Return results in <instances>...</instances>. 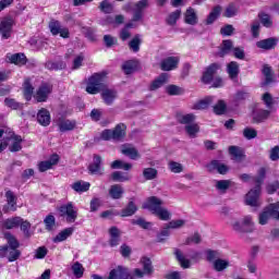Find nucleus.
<instances>
[{
  "label": "nucleus",
  "instance_id": "1",
  "mask_svg": "<svg viewBox=\"0 0 279 279\" xmlns=\"http://www.w3.org/2000/svg\"><path fill=\"white\" fill-rule=\"evenodd\" d=\"M162 204H165L162 199L156 196H150L142 205V208L144 210H149L151 215H155V217H158L161 221H169L171 219V211L166 207H162Z\"/></svg>",
  "mask_w": 279,
  "mask_h": 279
},
{
  "label": "nucleus",
  "instance_id": "2",
  "mask_svg": "<svg viewBox=\"0 0 279 279\" xmlns=\"http://www.w3.org/2000/svg\"><path fill=\"white\" fill-rule=\"evenodd\" d=\"M4 239H7V245L0 246L1 258H8L9 263H14L21 258V244L19 240L15 239L11 233H5Z\"/></svg>",
  "mask_w": 279,
  "mask_h": 279
},
{
  "label": "nucleus",
  "instance_id": "3",
  "mask_svg": "<svg viewBox=\"0 0 279 279\" xmlns=\"http://www.w3.org/2000/svg\"><path fill=\"white\" fill-rule=\"evenodd\" d=\"M128 125L124 123H119L113 130H104L100 134L102 141H116V143H121L125 140Z\"/></svg>",
  "mask_w": 279,
  "mask_h": 279
},
{
  "label": "nucleus",
  "instance_id": "4",
  "mask_svg": "<svg viewBox=\"0 0 279 279\" xmlns=\"http://www.w3.org/2000/svg\"><path fill=\"white\" fill-rule=\"evenodd\" d=\"M106 75V72L95 73L94 75H92L87 82L86 93H88L89 95H97L98 93H101Z\"/></svg>",
  "mask_w": 279,
  "mask_h": 279
},
{
  "label": "nucleus",
  "instance_id": "5",
  "mask_svg": "<svg viewBox=\"0 0 279 279\" xmlns=\"http://www.w3.org/2000/svg\"><path fill=\"white\" fill-rule=\"evenodd\" d=\"M269 219H276L279 221V202L270 204L263 209L258 216L259 226H267V223H269Z\"/></svg>",
  "mask_w": 279,
  "mask_h": 279
},
{
  "label": "nucleus",
  "instance_id": "6",
  "mask_svg": "<svg viewBox=\"0 0 279 279\" xmlns=\"http://www.w3.org/2000/svg\"><path fill=\"white\" fill-rule=\"evenodd\" d=\"M59 215L66 223H75L77 221V208L72 202L61 205L59 207Z\"/></svg>",
  "mask_w": 279,
  "mask_h": 279
},
{
  "label": "nucleus",
  "instance_id": "7",
  "mask_svg": "<svg viewBox=\"0 0 279 279\" xmlns=\"http://www.w3.org/2000/svg\"><path fill=\"white\" fill-rule=\"evenodd\" d=\"M51 93H53V85H51V83H41L34 94V99H36L38 104H43L49 99Z\"/></svg>",
  "mask_w": 279,
  "mask_h": 279
},
{
  "label": "nucleus",
  "instance_id": "8",
  "mask_svg": "<svg viewBox=\"0 0 279 279\" xmlns=\"http://www.w3.org/2000/svg\"><path fill=\"white\" fill-rule=\"evenodd\" d=\"M233 230L236 232H254V218L252 216H245L241 222L236 221L233 223Z\"/></svg>",
  "mask_w": 279,
  "mask_h": 279
},
{
  "label": "nucleus",
  "instance_id": "9",
  "mask_svg": "<svg viewBox=\"0 0 279 279\" xmlns=\"http://www.w3.org/2000/svg\"><path fill=\"white\" fill-rule=\"evenodd\" d=\"M244 202L246 206H251L252 208H260V206H263V202H260V190L252 189L245 195Z\"/></svg>",
  "mask_w": 279,
  "mask_h": 279
},
{
  "label": "nucleus",
  "instance_id": "10",
  "mask_svg": "<svg viewBox=\"0 0 279 279\" xmlns=\"http://www.w3.org/2000/svg\"><path fill=\"white\" fill-rule=\"evenodd\" d=\"M49 29L52 36H58V34H60L61 38H69V36H71V33H69V28L62 27L60 21L57 20L50 21Z\"/></svg>",
  "mask_w": 279,
  "mask_h": 279
},
{
  "label": "nucleus",
  "instance_id": "11",
  "mask_svg": "<svg viewBox=\"0 0 279 279\" xmlns=\"http://www.w3.org/2000/svg\"><path fill=\"white\" fill-rule=\"evenodd\" d=\"M12 27H14V20L12 17H5L0 23L1 38L8 40L12 36Z\"/></svg>",
  "mask_w": 279,
  "mask_h": 279
},
{
  "label": "nucleus",
  "instance_id": "12",
  "mask_svg": "<svg viewBox=\"0 0 279 279\" xmlns=\"http://www.w3.org/2000/svg\"><path fill=\"white\" fill-rule=\"evenodd\" d=\"M100 97L106 106H112L119 97V92L112 88H104L100 93Z\"/></svg>",
  "mask_w": 279,
  "mask_h": 279
},
{
  "label": "nucleus",
  "instance_id": "13",
  "mask_svg": "<svg viewBox=\"0 0 279 279\" xmlns=\"http://www.w3.org/2000/svg\"><path fill=\"white\" fill-rule=\"evenodd\" d=\"M88 173L90 175H104V167H101V156L94 155V160L88 166Z\"/></svg>",
  "mask_w": 279,
  "mask_h": 279
},
{
  "label": "nucleus",
  "instance_id": "14",
  "mask_svg": "<svg viewBox=\"0 0 279 279\" xmlns=\"http://www.w3.org/2000/svg\"><path fill=\"white\" fill-rule=\"evenodd\" d=\"M219 69H221V65L219 63H211L204 72L202 82L204 84H210L215 75H217V71H219Z\"/></svg>",
  "mask_w": 279,
  "mask_h": 279
},
{
  "label": "nucleus",
  "instance_id": "15",
  "mask_svg": "<svg viewBox=\"0 0 279 279\" xmlns=\"http://www.w3.org/2000/svg\"><path fill=\"white\" fill-rule=\"evenodd\" d=\"M180 64V57H168L160 63L161 71H174Z\"/></svg>",
  "mask_w": 279,
  "mask_h": 279
},
{
  "label": "nucleus",
  "instance_id": "16",
  "mask_svg": "<svg viewBox=\"0 0 279 279\" xmlns=\"http://www.w3.org/2000/svg\"><path fill=\"white\" fill-rule=\"evenodd\" d=\"M7 197V205L3 206V213H16V195H14V192L7 191L5 192Z\"/></svg>",
  "mask_w": 279,
  "mask_h": 279
},
{
  "label": "nucleus",
  "instance_id": "17",
  "mask_svg": "<svg viewBox=\"0 0 279 279\" xmlns=\"http://www.w3.org/2000/svg\"><path fill=\"white\" fill-rule=\"evenodd\" d=\"M7 143H10L12 141L11 146L9 147L10 151H21L23 149V146L21 143H23V138L20 135H14L13 132L9 133V136H5Z\"/></svg>",
  "mask_w": 279,
  "mask_h": 279
},
{
  "label": "nucleus",
  "instance_id": "18",
  "mask_svg": "<svg viewBox=\"0 0 279 279\" xmlns=\"http://www.w3.org/2000/svg\"><path fill=\"white\" fill-rule=\"evenodd\" d=\"M206 168L209 173H213V171H218L220 175H226V173L230 171V168H228V166H226L225 163H221L219 160H213L206 166Z\"/></svg>",
  "mask_w": 279,
  "mask_h": 279
},
{
  "label": "nucleus",
  "instance_id": "19",
  "mask_svg": "<svg viewBox=\"0 0 279 279\" xmlns=\"http://www.w3.org/2000/svg\"><path fill=\"white\" fill-rule=\"evenodd\" d=\"M57 125L60 132H73L77 125V122L75 120L59 119Z\"/></svg>",
  "mask_w": 279,
  "mask_h": 279
},
{
  "label": "nucleus",
  "instance_id": "20",
  "mask_svg": "<svg viewBox=\"0 0 279 279\" xmlns=\"http://www.w3.org/2000/svg\"><path fill=\"white\" fill-rule=\"evenodd\" d=\"M37 122L39 123V125H43V128H47L48 125H50L51 113L49 112V110L41 108L37 112Z\"/></svg>",
  "mask_w": 279,
  "mask_h": 279
},
{
  "label": "nucleus",
  "instance_id": "21",
  "mask_svg": "<svg viewBox=\"0 0 279 279\" xmlns=\"http://www.w3.org/2000/svg\"><path fill=\"white\" fill-rule=\"evenodd\" d=\"M58 162H60V156L52 155L49 160L39 162L38 169L40 173H45V171H49V169H51V167L56 166Z\"/></svg>",
  "mask_w": 279,
  "mask_h": 279
},
{
  "label": "nucleus",
  "instance_id": "22",
  "mask_svg": "<svg viewBox=\"0 0 279 279\" xmlns=\"http://www.w3.org/2000/svg\"><path fill=\"white\" fill-rule=\"evenodd\" d=\"M167 82H169V74L161 73L157 78H155L150 83L149 90H158V88H162V86H165Z\"/></svg>",
  "mask_w": 279,
  "mask_h": 279
},
{
  "label": "nucleus",
  "instance_id": "23",
  "mask_svg": "<svg viewBox=\"0 0 279 279\" xmlns=\"http://www.w3.org/2000/svg\"><path fill=\"white\" fill-rule=\"evenodd\" d=\"M109 245L110 247H117V245H119V243H121V230H119V228L117 227H111L109 229Z\"/></svg>",
  "mask_w": 279,
  "mask_h": 279
},
{
  "label": "nucleus",
  "instance_id": "24",
  "mask_svg": "<svg viewBox=\"0 0 279 279\" xmlns=\"http://www.w3.org/2000/svg\"><path fill=\"white\" fill-rule=\"evenodd\" d=\"M125 194V190L121 184H113L109 187V197L111 199H122Z\"/></svg>",
  "mask_w": 279,
  "mask_h": 279
},
{
  "label": "nucleus",
  "instance_id": "25",
  "mask_svg": "<svg viewBox=\"0 0 279 279\" xmlns=\"http://www.w3.org/2000/svg\"><path fill=\"white\" fill-rule=\"evenodd\" d=\"M121 154H123V156H128L129 158H131V160H136L137 158H141L138 150L130 144H124L121 146Z\"/></svg>",
  "mask_w": 279,
  "mask_h": 279
},
{
  "label": "nucleus",
  "instance_id": "26",
  "mask_svg": "<svg viewBox=\"0 0 279 279\" xmlns=\"http://www.w3.org/2000/svg\"><path fill=\"white\" fill-rule=\"evenodd\" d=\"M276 45H278V39L274 37L263 39L256 43V47H258V49H265L266 51L276 49Z\"/></svg>",
  "mask_w": 279,
  "mask_h": 279
},
{
  "label": "nucleus",
  "instance_id": "27",
  "mask_svg": "<svg viewBox=\"0 0 279 279\" xmlns=\"http://www.w3.org/2000/svg\"><path fill=\"white\" fill-rule=\"evenodd\" d=\"M129 277L128 268L118 266L109 272L108 279H125Z\"/></svg>",
  "mask_w": 279,
  "mask_h": 279
},
{
  "label": "nucleus",
  "instance_id": "28",
  "mask_svg": "<svg viewBox=\"0 0 279 279\" xmlns=\"http://www.w3.org/2000/svg\"><path fill=\"white\" fill-rule=\"evenodd\" d=\"M211 267H213L214 271L221 274V272L226 271V269H228V267H230V260L219 257L218 259L213 262Z\"/></svg>",
  "mask_w": 279,
  "mask_h": 279
},
{
  "label": "nucleus",
  "instance_id": "29",
  "mask_svg": "<svg viewBox=\"0 0 279 279\" xmlns=\"http://www.w3.org/2000/svg\"><path fill=\"white\" fill-rule=\"evenodd\" d=\"M270 116H271L270 110L259 109L254 111L253 121L254 123H264V121H267V119H269Z\"/></svg>",
  "mask_w": 279,
  "mask_h": 279
},
{
  "label": "nucleus",
  "instance_id": "30",
  "mask_svg": "<svg viewBox=\"0 0 279 279\" xmlns=\"http://www.w3.org/2000/svg\"><path fill=\"white\" fill-rule=\"evenodd\" d=\"M73 232H75V228L73 227L65 228L64 230L59 232L57 236L52 239V241L53 243H62V241H66V239H69V236H71Z\"/></svg>",
  "mask_w": 279,
  "mask_h": 279
},
{
  "label": "nucleus",
  "instance_id": "31",
  "mask_svg": "<svg viewBox=\"0 0 279 279\" xmlns=\"http://www.w3.org/2000/svg\"><path fill=\"white\" fill-rule=\"evenodd\" d=\"M174 256L183 269L191 268V260L184 256V253L180 248H174Z\"/></svg>",
  "mask_w": 279,
  "mask_h": 279
},
{
  "label": "nucleus",
  "instance_id": "32",
  "mask_svg": "<svg viewBox=\"0 0 279 279\" xmlns=\"http://www.w3.org/2000/svg\"><path fill=\"white\" fill-rule=\"evenodd\" d=\"M267 175V171L265 170V168H260L257 172L256 177H253L252 180L253 182H255V190L262 191L263 183L265 182V178Z\"/></svg>",
  "mask_w": 279,
  "mask_h": 279
},
{
  "label": "nucleus",
  "instance_id": "33",
  "mask_svg": "<svg viewBox=\"0 0 279 279\" xmlns=\"http://www.w3.org/2000/svg\"><path fill=\"white\" fill-rule=\"evenodd\" d=\"M138 207L134 203V198H131L128 206L121 210V217H132V215H136Z\"/></svg>",
  "mask_w": 279,
  "mask_h": 279
},
{
  "label": "nucleus",
  "instance_id": "34",
  "mask_svg": "<svg viewBox=\"0 0 279 279\" xmlns=\"http://www.w3.org/2000/svg\"><path fill=\"white\" fill-rule=\"evenodd\" d=\"M23 221V218L21 217H13L4 220L3 228L5 230H14V228H19Z\"/></svg>",
  "mask_w": 279,
  "mask_h": 279
},
{
  "label": "nucleus",
  "instance_id": "35",
  "mask_svg": "<svg viewBox=\"0 0 279 279\" xmlns=\"http://www.w3.org/2000/svg\"><path fill=\"white\" fill-rule=\"evenodd\" d=\"M71 189L75 191V193H86L90 189V183L86 181H76L71 184Z\"/></svg>",
  "mask_w": 279,
  "mask_h": 279
},
{
  "label": "nucleus",
  "instance_id": "36",
  "mask_svg": "<svg viewBox=\"0 0 279 279\" xmlns=\"http://www.w3.org/2000/svg\"><path fill=\"white\" fill-rule=\"evenodd\" d=\"M184 20L187 25H197V13L195 9L189 8L184 14Z\"/></svg>",
  "mask_w": 279,
  "mask_h": 279
},
{
  "label": "nucleus",
  "instance_id": "37",
  "mask_svg": "<svg viewBox=\"0 0 279 279\" xmlns=\"http://www.w3.org/2000/svg\"><path fill=\"white\" fill-rule=\"evenodd\" d=\"M263 75L265 76V81L262 83V86H269V84H272L274 71L271 70V66L264 65Z\"/></svg>",
  "mask_w": 279,
  "mask_h": 279
},
{
  "label": "nucleus",
  "instance_id": "38",
  "mask_svg": "<svg viewBox=\"0 0 279 279\" xmlns=\"http://www.w3.org/2000/svg\"><path fill=\"white\" fill-rule=\"evenodd\" d=\"M9 60L12 64H16L17 66L27 64V57H25V53H14Z\"/></svg>",
  "mask_w": 279,
  "mask_h": 279
},
{
  "label": "nucleus",
  "instance_id": "39",
  "mask_svg": "<svg viewBox=\"0 0 279 279\" xmlns=\"http://www.w3.org/2000/svg\"><path fill=\"white\" fill-rule=\"evenodd\" d=\"M137 69L138 62L136 60L126 61L122 65V70L124 71L125 75H132V73H134V71H136Z\"/></svg>",
  "mask_w": 279,
  "mask_h": 279
},
{
  "label": "nucleus",
  "instance_id": "40",
  "mask_svg": "<svg viewBox=\"0 0 279 279\" xmlns=\"http://www.w3.org/2000/svg\"><path fill=\"white\" fill-rule=\"evenodd\" d=\"M227 71L231 80H236L239 77V63L231 61L227 66Z\"/></svg>",
  "mask_w": 279,
  "mask_h": 279
},
{
  "label": "nucleus",
  "instance_id": "41",
  "mask_svg": "<svg viewBox=\"0 0 279 279\" xmlns=\"http://www.w3.org/2000/svg\"><path fill=\"white\" fill-rule=\"evenodd\" d=\"M23 88H24V97L26 101H31L32 95H34V86H32V82L29 81V78H26L24 81Z\"/></svg>",
  "mask_w": 279,
  "mask_h": 279
},
{
  "label": "nucleus",
  "instance_id": "42",
  "mask_svg": "<svg viewBox=\"0 0 279 279\" xmlns=\"http://www.w3.org/2000/svg\"><path fill=\"white\" fill-rule=\"evenodd\" d=\"M215 97L208 96L205 99L198 101L197 104L194 105V110H206L209 106H213Z\"/></svg>",
  "mask_w": 279,
  "mask_h": 279
},
{
  "label": "nucleus",
  "instance_id": "43",
  "mask_svg": "<svg viewBox=\"0 0 279 279\" xmlns=\"http://www.w3.org/2000/svg\"><path fill=\"white\" fill-rule=\"evenodd\" d=\"M98 9L100 10V12H102L104 14H112V12H114V5L110 2V0H102L99 3Z\"/></svg>",
  "mask_w": 279,
  "mask_h": 279
},
{
  "label": "nucleus",
  "instance_id": "44",
  "mask_svg": "<svg viewBox=\"0 0 279 279\" xmlns=\"http://www.w3.org/2000/svg\"><path fill=\"white\" fill-rule=\"evenodd\" d=\"M111 180L113 182H130V174L121 171H114L111 173Z\"/></svg>",
  "mask_w": 279,
  "mask_h": 279
},
{
  "label": "nucleus",
  "instance_id": "45",
  "mask_svg": "<svg viewBox=\"0 0 279 279\" xmlns=\"http://www.w3.org/2000/svg\"><path fill=\"white\" fill-rule=\"evenodd\" d=\"M239 14V5H236L235 3H230L223 13V16L226 19H232L233 16H236Z\"/></svg>",
  "mask_w": 279,
  "mask_h": 279
},
{
  "label": "nucleus",
  "instance_id": "46",
  "mask_svg": "<svg viewBox=\"0 0 279 279\" xmlns=\"http://www.w3.org/2000/svg\"><path fill=\"white\" fill-rule=\"evenodd\" d=\"M213 109L215 114H226V111L228 110V105L226 104V100H218L217 104L213 107Z\"/></svg>",
  "mask_w": 279,
  "mask_h": 279
},
{
  "label": "nucleus",
  "instance_id": "47",
  "mask_svg": "<svg viewBox=\"0 0 279 279\" xmlns=\"http://www.w3.org/2000/svg\"><path fill=\"white\" fill-rule=\"evenodd\" d=\"M180 16H182V10L178 9L168 15V17L166 19V23L168 25H175Z\"/></svg>",
  "mask_w": 279,
  "mask_h": 279
},
{
  "label": "nucleus",
  "instance_id": "48",
  "mask_svg": "<svg viewBox=\"0 0 279 279\" xmlns=\"http://www.w3.org/2000/svg\"><path fill=\"white\" fill-rule=\"evenodd\" d=\"M217 191H221V193H226L232 186V181L231 180H219L216 181L215 184Z\"/></svg>",
  "mask_w": 279,
  "mask_h": 279
},
{
  "label": "nucleus",
  "instance_id": "49",
  "mask_svg": "<svg viewBox=\"0 0 279 279\" xmlns=\"http://www.w3.org/2000/svg\"><path fill=\"white\" fill-rule=\"evenodd\" d=\"M142 265L144 274H146V276H151L154 274V266L151 265V259L144 257L142 259Z\"/></svg>",
  "mask_w": 279,
  "mask_h": 279
},
{
  "label": "nucleus",
  "instance_id": "50",
  "mask_svg": "<svg viewBox=\"0 0 279 279\" xmlns=\"http://www.w3.org/2000/svg\"><path fill=\"white\" fill-rule=\"evenodd\" d=\"M143 177L145 180H156L158 178V170L155 168H145L143 170Z\"/></svg>",
  "mask_w": 279,
  "mask_h": 279
},
{
  "label": "nucleus",
  "instance_id": "51",
  "mask_svg": "<svg viewBox=\"0 0 279 279\" xmlns=\"http://www.w3.org/2000/svg\"><path fill=\"white\" fill-rule=\"evenodd\" d=\"M166 93L170 96L184 95V89L178 85H168Z\"/></svg>",
  "mask_w": 279,
  "mask_h": 279
},
{
  "label": "nucleus",
  "instance_id": "52",
  "mask_svg": "<svg viewBox=\"0 0 279 279\" xmlns=\"http://www.w3.org/2000/svg\"><path fill=\"white\" fill-rule=\"evenodd\" d=\"M20 229L23 231V234L26 239L32 236V232L29 231L32 230V223H29V221L23 220L22 218V222H20Z\"/></svg>",
  "mask_w": 279,
  "mask_h": 279
},
{
  "label": "nucleus",
  "instance_id": "53",
  "mask_svg": "<svg viewBox=\"0 0 279 279\" xmlns=\"http://www.w3.org/2000/svg\"><path fill=\"white\" fill-rule=\"evenodd\" d=\"M231 49H232V40H223L222 48L218 52V56L220 58H223V56H228V53H230Z\"/></svg>",
  "mask_w": 279,
  "mask_h": 279
},
{
  "label": "nucleus",
  "instance_id": "54",
  "mask_svg": "<svg viewBox=\"0 0 279 279\" xmlns=\"http://www.w3.org/2000/svg\"><path fill=\"white\" fill-rule=\"evenodd\" d=\"M205 254H206L207 262L211 263V265L213 263H215V260L221 258V254L219 253V251L207 250Z\"/></svg>",
  "mask_w": 279,
  "mask_h": 279
},
{
  "label": "nucleus",
  "instance_id": "55",
  "mask_svg": "<svg viewBox=\"0 0 279 279\" xmlns=\"http://www.w3.org/2000/svg\"><path fill=\"white\" fill-rule=\"evenodd\" d=\"M111 169H123L124 171H130V169H132V163H126L122 160H114L111 163Z\"/></svg>",
  "mask_w": 279,
  "mask_h": 279
},
{
  "label": "nucleus",
  "instance_id": "56",
  "mask_svg": "<svg viewBox=\"0 0 279 279\" xmlns=\"http://www.w3.org/2000/svg\"><path fill=\"white\" fill-rule=\"evenodd\" d=\"M72 271L75 278H82L84 276V266L80 262H75L72 265Z\"/></svg>",
  "mask_w": 279,
  "mask_h": 279
},
{
  "label": "nucleus",
  "instance_id": "57",
  "mask_svg": "<svg viewBox=\"0 0 279 279\" xmlns=\"http://www.w3.org/2000/svg\"><path fill=\"white\" fill-rule=\"evenodd\" d=\"M250 98V93L246 90H239L233 96V101L235 104H241V101H245V99Z\"/></svg>",
  "mask_w": 279,
  "mask_h": 279
},
{
  "label": "nucleus",
  "instance_id": "58",
  "mask_svg": "<svg viewBox=\"0 0 279 279\" xmlns=\"http://www.w3.org/2000/svg\"><path fill=\"white\" fill-rule=\"evenodd\" d=\"M229 154H230L231 156H234V158H235L236 160H241V158H243V156H245V155L243 154V149H241V147H239V146H230V147H229Z\"/></svg>",
  "mask_w": 279,
  "mask_h": 279
},
{
  "label": "nucleus",
  "instance_id": "59",
  "mask_svg": "<svg viewBox=\"0 0 279 279\" xmlns=\"http://www.w3.org/2000/svg\"><path fill=\"white\" fill-rule=\"evenodd\" d=\"M258 19L260 20V23L264 25V27H271V25H274L271 16L267 13H259Z\"/></svg>",
  "mask_w": 279,
  "mask_h": 279
},
{
  "label": "nucleus",
  "instance_id": "60",
  "mask_svg": "<svg viewBox=\"0 0 279 279\" xmlns=\"http://www.w3.org/2000/svg\"><path fill=\"white\" fill-rule=\"evenodd\" d=\"M199 243H202V235L199 233H194L185 240V245H199Z\"/></svg>",
  "mask_w": 279,
  "mask_h": 279
},
{
  "label": "nucleus",
  "instance_id": "61",
  "mask_svg": "<svg viewBox=\"0 0 279 279\" xmlns=\"http://www.w3.org/2000/svg\"><path fill=\"white\" fill-rule=\"evenodd\" d=\"M243 136L247 141H252V140L256 138V136H258V131H256L255 129H252V128H245L243 130Z\"/></svg>",
  "mask_w": 279,
  "mask_h": 279
},
{
  "label": "nucleus",
  "instance_id": "62",
  "mask_svg": "<svg viewBox=\"0 0 279 279\" xmlns=\"http://www.w3.org/2000/svg\"><path fill=\"white\" fill-rule=\"evenodd\" d=\"M195 121V114L187 113L179 116V123H182L183 125H189L190 123H193Z\"/></svg>",
  "mask_w": 279,
  "mask_h": 279
},
{
  "label": "nucleus",
  "instance_id": "63",
  "mask_svg": "<svg viewBox=\"0 0 279 279\" xmlns=\"http://www.w3.org/2000/svg\"><path fill=\"white\" fill-rule=\"evenodd\" d=\"M168 167L172 173H182L184 171V167L182 166V163L177 161H170L168 163Z\"/></svg>",
  "mask_w": 279,
  "mask_h": 279
},
{
  "label": "nucleus",
  "instance_id": "64",
  "mask_svg": "<svg viewBox=\"0 0 279 279\" xmlns=\"http://www.w3.org/2000/svg\"><path fill=\"white\" fill-rule=\"evenodd\" d=\"M185 132L191 136L192 138H195V134L199 132V125L197 124H187L185 126Z\"/></svg>",
  "mask_w": 279,
  "mask_h": 279
}]
</instances>
